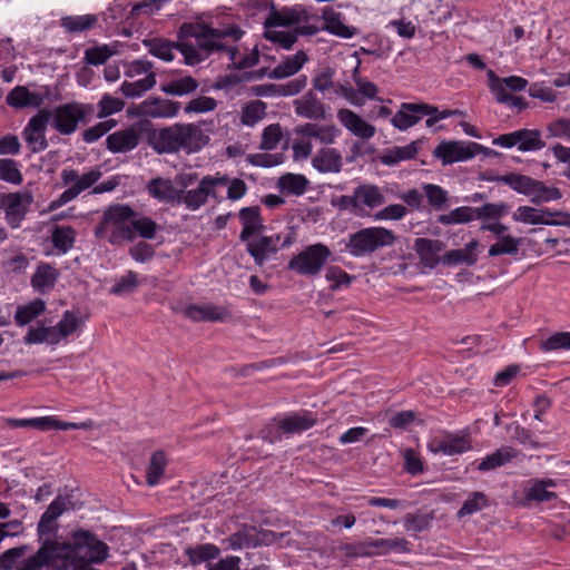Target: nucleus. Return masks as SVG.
Segmentation results:
<instances>
[{
    "label": "nucleus",
    "mask_w": 570,
    "mask_h": 570,
    "mask_svg": "<svg viewBox=\"0 0 570 570\" xmlns=\"http://www.w3.org/2000/svg\"><path fill=\"white\" fill-rule=\"evenodd\" d=\"M244 31L236 26L213 28L205 23H183L179 28L177 41L164 38L142 40L148 52L160 60L173 61L174 51L178 50L184 57L186 66L194 67L204 62L210 55L225 48L224 37L230 36L234 40L240 39Z\"/></svg>",
    "instance_id": "obj_1"
},
{
    "label": "nucleus",
    "mask_w": 570,
    "mask_h": 570,
    "mask_svg": "<svg viewBox=\"0 0 570 570\" xmlns=\"http://www.w3.org/2000/svg\"><path fill=\"white\" fill-rule=\"evenodd\" d=\"M209 142V136L203 130L202 124L176 122L155 131L149 144L159 155L184 151H199Z\"/></svg>",
    "instance_id": "obj_2"
},
{
    "label": "nucleus",
    "mask_w": 570,
    "mask_h": 570,
    "mask_svg": "<svg viewBox=\"0 0 570 570\" xmlns=\"http://www.w3.org/2000/svg\"><path fill=\"white\" fill-rule=\"evenodd\" d=\"M395 240L396 236L391 229L380 226L366 227L348 236L346 250L354 257H361L391 246Z\"/></svg>",
    "instance_id": "obj_3"
},
{
    "label": "nucleus",
    "mask_w": 570,
    "mask_h": 570,
    "mask_svg": "<svg viewBox=\"0 0 570 570\" xmlns=\"http://www.w3.org/2000/svg\"><path fill=\"white\" fill-rule=\"evenodd\" d=\"M60 541L47 538L32 556L24 558L16 570H68V562L61 550Z\"/></svg>",
    "instance_id": "obj_4"
},
{
    "label": "nucleus",
    "mask_w": 570,
    "mask_h": 570,
    "mask_svg": "<svg viewBox=\"0 0 570 570\" xmlns=\"http://www.w3.org/2000/svg\"><path fill=\"white\" fill-rule=\"evenodd\" d=\"M132 216V209L127 205H114L105 210L100 224L95 229V236L99 239L106 236L107 229L111 227L109 243L119 244L122 239L130 238V232L124 225V220Z\"/></svg>",
    "instance_id": "obj_5"
},
{
    "label": "nucleus",
    "mask_w": 570,
    "mask_h": 570,
    "mask_svg": "<svg viewBox=\"0 0 570 570\" xmlns=\"http://www.w3.org/2000/svg\"><path fill=\"white\" fill-rule=\"evenodd\" d=\"M331 256L332 252L326 245L313 244L295 255L288 262V268L299 275L315 276L323 269Z\"/></svg>",
    "instance_id": "obj_6"
},
{
    "label": "nucleus",
    "mask_w": 570,
    "mask_h": 570,
    "mask_svg": "<svg viewBox=\"0 0 570 570\" xmlns=\"http://www.w3.org/2000/svg\"><path fill=\"white\" fill-rule=\"evenodd\" d=\"M51 111V126L61 135L73 134L79 122L86 120V117L94 111L91 105L80 102H68L57 106Z\"/></svg>",
    "instance_id": "obj_7"
},
{
    "label": "nucleus",
    "mask_w": 570,
    "mask_h": 570,
    "mask_svg": "<svg viewBox=\"0 0 570 570\" xmlns=\"http://www.w3.org/2000/svg\"><path fill=\"white\" fill-rule=\"evenodd\" d=\"M478 154L490 156L494 151L472 141H442L433 151L434 157L441 159L443 165L464 161Z\"/></svg>",
    "instance_id": "obj_8"
},
{
    "label": "nucleus",
    "mask_w": 570,
    "mask_h": 570,
    "mask_svg": "<svg viewBox=\"0 0 570 570\" xmlns=\"http://www.w3.org/2000/svg\"><path fill=\"white\" fill-rule=\"evenodd\" d=\"M289 532H275L267 529L245 527L228 538L233 549L255 548L279 543L287 538Z\"/></svg>",
    "instance_id": "obj_9"
},
{
    "label": "nucleus",
    "mask_w": 570,
    "mask_h": 570,
    "mask_svg": "<svg viewBox=\"0 0 570 570\" xmlns=\"http://www.w3.org/2000/svg\"><path fill=\"white\" fill-rule=\"evenodd\" d=\"M228 183V176H205L200 179L198 186L194 189L187 190L180 194V199L177 204H184L187 209L196 210L207 202L208 197L218 199L216 188L218 186H226Z\"/></svg>",
    "instance_id": "obj_10"
},
{
    "label": "nucleus",
    "mask_w": 570,
    "mask_h": 570,
    "mask_svg": "<svg viewBox=\"0 0 570 570\" xmlns=\"http://www.w3.org/2000/svg\"><path fill=\"white\" fill-rule=\"evenodd\" d=\"M32 202L33 195L30 190L2 194L0 196V207L4 210L8 224L18 227Z\"/></svg>",
    "instance_id": "obj_11"
},
{
    "label": "nucleus",
    "mask_w": 570,
    "mask_h": 570,
    "mask_svg": "<svg viewBox=\"0 0 570 570\" xmlns=\"http://www.w3.org/2000/svg\"><path fill=\"white\" fill-rule=\"evenodd\" d=\"M51 118L49 109H40L37 115L31 117L22 131V136L33 153H39L48 148L46 139V129Z\"/></svg>",
    "instance_id": "obj_12"
},
{
    "label": "nucleus",
    "mask_w": 570,
    "mask_h": 570,
    "mask_svg": "<svg viewBox=\"0 0 570 570\" xmlns=\"http://www.w3.org/2000/svg\"><path fill=\"white\" fill-rule=\"evenodd\" d=\"M434 112H438V108L425 102H403L391 122L395 128L404 131L415 126L426 115H434Z\"/></svg>",
    "instance_id": "obj_13"
},
{
    "label": "nucleus",
    "mask_w": 570,
    "mask_h": 570,
    "mask_svg": "<svg viewBox=\"0 0 570 570\" xmlns=\"http://www.w3.org/2000/svg\"><path fill=\"white\" fill-rule=\"evenodd\" d=\"M295 114L311 120L326 118L325 105L317 98L313 90H308L301 98L293 101Z\"/></svg>",
    "instance_id": "obj_14"
},
{
    "label": "nucleus",
    "mask_w": 570,
    "mask_h": 570,
    "mask_svg": "<svg viewBox=\"0 0 570 570\" xmlns=\"http://www.w3.org/2000/svg\"><path fill=\"white\" fill-rule=\"evenodd\" d=\"M96 542H101L95 534L87 530H78L73 532L72 534V542H63L60 541V546H63V549L61 550V554L66 557L68 562V570L71 568L72 559L76 560V552L78 551L75 547L79 544L82 546L81 548V554L85 557H88L92 554L94 551V542H91V539Z\"/></svg>",
    "instance_id": "obj_15"
},
{
    "label": "nucleus",
    "mask_w": 570,
    "mask_h": 570,
    "mask_svg": "<svg viewBox=\"0 0 570 570\" xmlns=\"http://www.w3.org/2000/svg\"><path fill=\"white\" fill-rule=\"evenodd\" d=\"M140 112L151 118H171L177 116L180 109V102L160 97H149L140 106Z\"/></svg>",
    "instance_id": "obj_16"
},
{
    "label": "nucleus",
    "mask_w": 570,
    "mask_h": 570,
    "mask_svg": "<svg viewBox=\"0 0 570 570\" xmlns=\"http://www.w3.org/2000/svg\"><path fill=\"white\" fill-rule=\"evenodd\" d=\"M148 194L164 204H177L183 189L176 188L174 181L168 178L156 177L149 180L146 186Z\"/></svg>",
    "instance_id": "obj_17"
},
{
    "label": "nucleus",
    "mask_w": 570,
    "mask_h": 570,
    "mask_svg": "<svg viewBox=\"0 0 570 570\" xmlns=\"http://www.w3.org/2000/svg\"><path fill=\"white\" fill-rule=\"evenodd\" d=\"M360 216L364 215L365 208L374 209L385 203L382 189L373 184H362L354 188Z\"/></svg>",
    "instance_id": "obj_18"
},
{
    "label": "nucleus",
    "mask_w": 570,
    "mask_h": 570,
    "mask_svg": "<svg viewBox=\"0 0 570 570\" xmlns=\"http://www.w3.org/2000/svg\"><path fill=\"white\" fill-rule=\"evenodd\" d=\"M139 144V132L135 127L110 134L106 139L109 151L114 154L128 153Z\"/></svg>",
    "instance_id": "obj_19"
},
{
    "label": "nucleus",
    "mask_w": 570,
    "mask_h": 570,
    "mask_svg": "<svg viewBox=\"0 0 570 570\" xmlns=\"http://www.w3.org/2000/svg\"><path fill=\"white\" fill-rule=\"evenodd\" d=\"M337 118L340 122L356 137L370 139L375 135V127L350 109H340L337 111Z\"/></svg>",
    "instance_id": "obj_20"
},
{
    "label": "nucleus",
    "mask_w": 570,
    "mask_h": 570,
    "mask_svg": "<svg viewBox=\"0 0 570 570\" xmlns=\"http://www.w3.org/2000/svg\"><path fill=\"white\" fill-rule=\"evenodd\" d=\"M312 166L322 174H337L342 170V155L334 148H321L312 158Z\"/></svg>",
    "instance_id": "obj_21"
},
{
    "label": "nucleus",
    "mask_w": 570,
    "mask_h": 570,
    "mask_svg": "<svg viewBox=\"0 0 570 570\" xmlns=\"http://www.w3.org/2000/svg\"><path fill=\"white\" fill-rule=\"evenodd\" d=\"M413 248L421 264L434 268L440 263L439 253L443 250L444 243L439 239L416 238Z\"/></svg>",
    "instance_id": "obj_22"
},
{
    "label": "nucleus",
    "mask_w": 570,
    "mask_h": 570,
    "mask_svg": "<svg viewBox=\"0 0 570 570\" xmlns=\"http://www.w3.org/2000/svg\"><path fill=\"white\" fill-rule=\"evenodd\" d=\"M124 225L130 232V238L125 239L126 242H131L136 236L144 239H153L155 238L156 232L159 229L155 220L147 216H139L134 209L132 216L124 220Z\"/></svg>",
    "instance_id": "obj_23"
},
{
    "label": "nucleus",
    "mask_w": 570,
    "mask_h": 570,
    "mask_svg": "<svg viewBox=\"0 0 570 570\" xmlns=\"http://www.w3.org/2000/svg\"><path fill=\"white\" fill-rule=\"evenodd\" d=\"M46 96L40 92L30 91L24 86H17L7 95L6 102L17 109L26 107L38 108L43 105Z\"/></svg>",
    "instance_id": "obj_24"
},
{
    "label": "nucleus",
    "mask_w": 570,
    "mask_h": 570,
    "mask_svg": "<svg viewBox=\"0 0 570 570\" xmlns=\"http://www.w3.org/2000/svg\"><path fill=\"white\" fill-rule=\"evenodd\" d=\"M184 314L194 322H217L228 316L227 309L214 304H190L185 307Z\"/></svg>",
    "instance_id": "obj_25"
},
{
    "label": "nucleus",
    "mask_w": 570,
    "mask_h": 570,
    "mask_svg": "<svg viewBox=\"0 0 570 570\" xmlns=\"http://www.w3.org/2000/svg\"><path fill=\"white\" fill-rule=\"evenodd\" d=\"M60 276L59 271L49 263H40L31 276V286L39 293H47L52 289Z\"/></svg>",
    "instance_id": "obj_26"
},
{
    "label": "nucleus",
    "mask_w": 570,
    "mask_h": 570,
    "mask_svg": "<svg viewBox=\"0 0 570 570\" xmlns=\"http://www.w3.org/2000/svg\"><path fill=\"white\" fill-rule=\"evenodd\" d=\"M479 246V240L472 239L463 248L446 252L442 257V263L449 266L458 264L473 266L479 259L476 254Z\"/></svg>",
    "instance_id": "obj_27"
},
{
    "label": "nucleus",
    "mask_w": 570,
    "mask_h": 570,
    "mask_svg": "<svg viewBox=\"0 0 570 570\" xmlns=\"http://www.w3.org/2000/svg\"><path fill=\"white\" fill-rule=\"evenodd\" d=\"M419 145L420 141L415 140L406 146L384 149L379 159L385 166H395L401 161L414 159L419 153Z\"/></svg>",
    "instance_id": "obj_28"
},
{
    "label": "nucleus",
    "mask_w": 570,
    "mask_h": 570,
    "mask_svg": "<svg viewBox=\"0 0 570 570\" xmlns=\"http://www.w3.org/2000/svg\"><path fill=\"white\" fill-rule=\"evenodd\" d=\"M307 55L299 50L294 56L285 58L274 69L268 72L271 79H283L297 73L307 62Z\"/></svg>",
    "instance_id": "obj_29"
},
{
    "label": "nucleus",
    "mask_w": 570,
    "mask_h": 570,
    "mask_svg": "<svg viewBox=\"0 0 570 570\" xmlns=\"http://www.w3.org/2000/svg\"><path fill=\"white\" fill-rule=\"evenodd\" d=\"M101 171L96 168L90 171L79 175L75 169H63L61 171V179L65 185H71L76 188V190L80 194L83 190L88 189L92 185H95L99 178L101 177Z\"/></svg>",
    "instance_id": "obj_30"
},
{
    "label": "nucleus",
    "mask_w": 570,
    "mask_h": 570,
    "mask_svg": "<svg viewBox=\"0 0 570 570\" xmlns=\"http://www.w3.org/2000/svg\"><path fill=\"white\" fill-rule=\"evenodd\" d=\"M279 237L274 239L269 236H262L257 240L247 242V252L254 258L255 263L259 266L273 254L278 250L277 242Z\"/></svg>",
    "instance_id": "obj_31"
},
{
    "label": "nucleus",
    "mask_w": 570,
    "mask_h": 570,
    "mask_svg": "<svg viewBox=\"0 0 570 570\" xmlns=\"http://www.w3.org/2000/svg\"><path fill=\"white\" fill-rule=\"evenodd\" d=\"M239 218L243 223V229L239 238L242 242H248V239L263 228L259 207H244L239 210Z\"/></svg>",
    "instance_id": "obj_32"
},
{
    "label": "nucleus",
    "mask_w": 570,
    "mask_h": 570,
    "mask_svg": "<svg viewBox=\"0 0 570 570\" xmlns=\"http://www.w3.org/2000/svg\"><path fill=\"white\" fill-rule=\"evenodd\" d=\"M518 451L511 446H503L487 455L479 464L478 470L487 472L505 465L517 458Z\"/></svg>",
    "instance_id": "obj_33"
},
{
    "label": "nucleus",
    "mask_w": 570,
    "mask_h": 570,
    "mask_svg": "<svg viewBox=\"0 0 570 570\" xmlns=\"http://www.w3.org/2000/svg\"><path fill=\"white\" fill-rule=\"evenodd\" d=\"M168 460L164 451H156L151 454L146 468V484L155 487L165 474Z\"/></svg>",
    "instance_id": "obj_34"
},
{
    "label": "nucleus",
    "mask_w": 570,
    "mask_h": 570,
    "mask_svg": "<svg viewBox=\"0 0 570 570\" xmlns=\"http://www.w3.org/2000/svg\"><path fill=\"white\" fill-rule=\"evenodd\" d=\"M199 83L197 79L191 76H184L177 79H171L160 87V90L170 96H187L195 92Z\"/></svg>",
    "instance_id": "obj_35"
},
{
    "label": "nucleus",
    "mask_w": 570,
    "mask_h": 570,
    "mask_svg": "<svg viewBox=\"0 0 570 570\" xmlns=\"http://www.w3.org/2000/svg\"><path fill=\"white\" fill-rule=\"evenodd\" d=\"M371 549L374 550L375 556L387 554L391 551H395L397 553H409L410 552V542L404 538H393V539H373L370 540Z\"/></svg>",
    "instance_id": "obj_36"
},
{
    "label": "nucleus",
    "mask_w": 570,
    "mask_h": 570,
    "mask_svg": "<svg viewBox=\"0 0 570 570\" xmlns=\"http://www.w3.org/2000/svg\"><path fill=\"white\" fill-rule=\"evenodd\" d=\"M432 452H443L445 455L461 454L470 449V442L463 436H449L430 445Z\"/></svg>",
    "instance_id": "obj_37"
},
{
    "label": "nucleus",
    "mask_w": 570,
    "mask_h": 570,
    "mask_svg": "<svg viewBox=\"0 0 570 570\" xmlns=\"http://www.w3.org/2000/svg\"><path fill=\"white\" fill-rule=\"evenodd\" d=\"M98 22L96 14L66 16L61 18L60 26L69 33L82 32L92 29Z\"/></svg>",
    "instance_id": "obj_38"
},
{
    "label": "nucleus",
    "mask_w": 570,
    "mask_h": 570,
    "mask_svg": "<svg viewBox=\"0 0 570 570\" xmlns=\"http://www.w3.org/2000/svg\"><path fill=\"white\" fill-rule=\"evenodd\" d=\"M316 420L308 414L295 413L284 417L281 421L279 428L285 433H301L313 428Z\"/></svg>",
    "instance_id": "obj_39"
},
{
    "label": "nucleus",
    "mask_w": 570,
    "mask_h": 570,
    "mask_svg": "<svg viewBox=\"0 0 570 570\" xmlns=\"http://www.w3.org/2000/svg\"><path fill=\"white\" fill-rule=\"evenodd\" d=\"M301 21V11L284 8L281 11L273 10L265 20V28L287 27Z\"/></svg>",
    "instance_id": "obj_40"
},
{
    "label": "nucleus",
    "mask_w": 570,
    "mask_h": 570,
    "mask_svg": "<svg viewBox=\"0 0 570 570\" xmlns=\"http://www.w3.org/2000/svg\"><path fill=\"white\" fill-rule=\"evenodd\" d=\"M308 179L301 174H285L278 178V187L282 191L301 196L306 191Z\"/></svg>",
    "instance_id": "obj_41"
},
{
    "label": "nucleus",
    "mask_w": 570,
    "mask_h": 570,
    "mask_svg": "<svg viewBox=\"0 0 570 570\" xmlns=\"http://www.w3.org/2000/svg\"><path fill=\"white\" fill-rule=\"evenodd\" d=\"M156 85V75L155 72H149L144 79L129 82H122L120 87V91L127 98H137L141 97L145 92L154 88Z\"/></svg>",
    "instance_id": "obj_42"
},
{
    "label": "nucleus",
    "mask_w": 570,
    "mask_h": 570,
    "mask_svg": "<svg viewBox=\"0 0 570 570\" xmlns=\"http://www.w3.org/2000/svg\"><path fill=\"white\" fill-rule=\"evenodd\" d=\"M23 341L26 344L48 343L56 345L60 342V338L55 330V326H40L36 328L30 327Z\"/></svg>",
    "instance_id": "obj_43"
},
{
    "label": "nucleus",
    "mask_w": 570,
    "mask_h": 570,
    "mask_svg": "<svg viewBox=\"0 0 570 570\" xmlns=\"http://www.w3.org/2000/svg\"><path fill=\"white\" fill-rule=\"evenodd\" d=\"M537 179H533L530 176L510 173L503 175L502 183L510 186L513 190L519 194H523L529 198L532 196L533 187H535Z\"/></svg>",
    "instance_id": "obj_44"
},
{
    "label": "nucleus",
    "mask_w": 570,
    "mask_h": 570,
    "mask_svg": "<svg viewBox=\"0 0 570 570\" xmlns=\"http://www.w3.org/2000/svg\"><path fill=\"white\" fill-rule=\"evenodd\" d=\"M267 105L262 100H252L247 102L240 112V122L253 127L266 116Z\"/></svg>",
    "instance_id": "obj_45"
},
{
    "label": "nucleus",
    "mask_w": 570,
    "mask_h": 570,
    "mask_svg": "<svg viewBox=\"0 0 570 570\" xmlns=\"http://www.w3.org/2000/svg\"><path fill=\"white\" fill-rule=\"evenodd\" d=\"M76 232L71 226H56L51 234L53 247L61 253H67L73 247Z\"/></svg>",
    "instance_id": "obj_46"
},
{
    "label": "nucleus",
    "mask_w": 570,
    "mask_h": 570,
    "mask_svg": "<svg viewBox=\"0 0 570 570\" xmlns=\"http://www.w3.org/2000/svg\"><path fill=\"white\" fill-rule=\"evenodd\" d=\"M45 308L46 304L42 299H35L17 308L14 321L19 326H24L42 314Z\"/></svg>",
    "instance_id": "obj_47"
},
{
    "label": "nucleus",
    "mask_w": 570,
    "mask_h": 570,
    "mask_svg": "<svg viewBox=\"0 0 570 570\" xmlns=\"http://www.w3.org/2000/svg\"><path fill=\"white\" fill-rule=\"evenodd\" d=\"M117 52L118 51H117L116 45H101V46L88 48L85 51L83 59H85L86 63H88V65L100 66V65L105 63L110 57L116 55Z\"/></svg>",
    "instance_id": "obj_48"
},
{
    "label": "nucleus",
    "mask_w": 570,
    "mask_h": 570,
    "mask_svg": "<svg viewBox=\"0 0 570 570\" xmlns=\"http://www.w3.org/2000/svg\"><path fill=\"white\" fill-rule=\"evenodd\" d=\"M517 147L521 151L539 150L546 146L539 130L520 129L517 130Z\"/></svg>",
    "instance_id": "obj_49"
},
{
    "label": "nucleus",
    "mask_w": 570,
    "mask_h": 570,
    "mask_svg": "<svg viewBox=\"0 0 570 570\" xmlns=\"http://www.w3.org/2000/svg\"><path fill=\"white\" fill-rule=\"evenodd\" d=\"M324 29L341 38H352L355 35V29L345 26L340 18L338 13L324 12Z\"/></svg>",
    "instance_id": "obj_50"
},
{
    "label": "nucleus",
    "mask_w": 570,
    "mask_h": 570,
    "mask_svg": "<svg viewBox=\"0 0 570 570\" xmlns=\"http://www.w3.org/2000/svg\"><path fill=\"white\" fill-rule=\"evenodd\" d=\"M185 553L190 563L197 564L217 558L219 549L215 544L205 543L196 547H188Z\"/></svg>",
    "instance_id": "obj_51"
},
{
    "label": "nucleus",
    "mask_w": 570,
    "mask_h": 570,
    "mask_svg": "<svg viewBox=\"0 0 570 570\" xmlns=\"http://www.w3.org/2000/svg\"><path fill=\"white\" fill-rule=\"evenodd\" d=\"M0 180L12 185L22 184L23 175L16 160L11 158H0Z\"/></svg>",
    "instance_id": "obj_52"
},
{
    "label": "nucleus",
    "mask_w": 570,
    "mask_h": 570,
    "mask_svg": "<svg viewBox=\"0 0 570 570\" xmlns=\"http://www.w3.org/2000/svg\"><path fill=\"white\" fill-rule=\"evenodd\" d=\"M475 217L474 208L462 206L448 214L440 215L438 222L442 225L466 224Z\"/></svg>",
    "instance_id": "obj_53"
},
{
    "label": "nucleus",
    "mask_w": 570,
    "mask_h": 570,
    "mask_svg": "<svg viewBox=\"0 0 570 570\" xmlns=\"http://www.w3.org/2000/svg\"><path fill=\"white\" fill-rule=\"evenodd\" d=\"M532 196L530 197L531 203L541 204L551 200H558L562 197V193L559 188L547 186L543 181L537 180L535 187H533Z\"/></svg>",
    "instance_id": "obj_54"
},
{
    "label": "nucleus",
    "mask_w": 570,
    "mask_h": 570,
    "mask_svg": "<svg viewBox=\"0 0 570 570\" xmlns=\"http://www.w3.org/2000/svg\"><path fill=\"white\" fill-rule=\"evenodd\" d=\"M82 323L83 321L79 318L75 313L66 311L61 321L55 326V330L61 341L62 338H66L75 333L82 325Z\"/></svg>",
    "instance_id": "obj_55"
},
{
    "label": "nucleus",
    "mask_w": 570,
    "mask_h": 570,
    "mask_svg": "<svg viewBox=\"0 0 570 570\" xmlns=\"http://www.w3.org/2000/svg\"><path fill=\"white\" fill-rule=\"evenodd\" d=\"M432 520V513L425 514L420 512L407 513L403 519L405 530L407 532L414 533L428 530L431 525Z\"/></svg>",
    "instance_id": "obj_56"
},
{
    "label": "nucleus",
    "mask_w": 570,
    "mask_h": 570,
    "mask_svg": "<svg viewBox=\"0 0 570 570\" xmlns=\"http://www.w3.org/2000/svg\"><path fill=\"white\" fill-rule=\"evenodd\" d=\"M75 508L76 505L69 495H59L50 503L42 517L55 522L63 512Z\"/></svg>",
    "instance_id": "obj_57"
},
{
    "label": "nucleus",
    "mask_w": 570,
    "mask_h": 570,
    "mask_svg": "<svg viewBox=\"0 0 570 570\" xmlns=\"http://www.w3.org/2000/svg\"><path fill=\"white\" fill-rule=\"evenodd\" d=\"M520 243V238H514L510 235L502 236L498 243L490 246L489 256L514 255L519 252Z\"/></svg>",
    "instance_id": "obj_58"
},
{
    "label": "nucleus",
    "mask_w": 570,
    "mask_h": 570,
    "mask_svg": "<svg viewBox=\"0 0 570 570\" xmlns=\"http://www.w3.org/2000/svg\"><path fill=\"white\" fill-rule=\"evenodd\" d=\"M337 550L346 558L375 556L374 550L371 549L370 540L364 542L341 543Z\"/></svg>",
    "instance_id": "obj_59"
},
{
    "label": "nucleus",
    "mask_w": 570,
    "mask_h": 570,
    "mask_svg": "<svg viewBox=\"0 0 570 570\" xmlns=\"http://www.w3.org/2000/svg\"><path fill=\"white\" fill-rule=\"evenodd\" d=\"M139 281L138 275L129 271L126 275L119 277L114 286L110 288V294L112 295H125L130 294L135 292V289L138 287Z\"/></svg>",
    "instance_id": "obj_60"
},
{
    "label": "nucleus",
    "mask_w": 570,
    "mask_h": 570,
    "mask_svg": "<svg viewBox=\"0 0 570 570\" xmlns=\"http://www.w3.org/2000/svg\"><path fill=\"white\" fill-rule=\"evenodd\" d=\"M488 505V498L483 492H473L464 501L463 505L458 511V517L462 518L475 513Z\"/></svg>",
    "instance_id": "obj_61"
},
{
    "label": "nucleus",
    "mask_w": 570,
    "mask_h": 570,
    "mask_svg": "<svg viewBox=\"0 0 570 570\" xmlns=\"http://www.w3.org/2000/svg\"><path fill=\"white\" fill-rule=\"evenodd\" d=\"M422 189L430 206L436 210H440L444 207L445 203L448 202L446 190L434 184H424Z\"/></svg>",
    "instance_id": "obj_62"
},
{
    "label": "nucleus",
    "mask_w": 570,
    "mask_h": 570,
    "mask_svg": "<svg viewBox=\"0 0 570 570\" xmlns=\"http://www.w3.org/2000/svg\"><path fill=\"white\" fill-rule=\"evenodd\" d=\"M98 118H105L124 109L125 102L117 97L105 94L98 102Z\"/></svg>",
    "instance_id": "obj_63"
},
{
    "label": "nucleus",
    "mask_w": 570,
    "mask_h": 570,
    "mask_svg": "<svg viewBox=\"0 0 570 570\" xmlns=\"http://www.w3.org/2000/svg\"><path fill=\"white\" fill-rule=\"evenodd\" d=\"M217 105L218 102L216 99L207 96H199L188 101L184 107V111L185 114H204L215 110Z\"/></svg>",
    "instance_id": "obj_64"
}]
</instances>
